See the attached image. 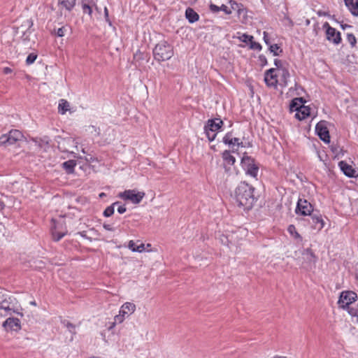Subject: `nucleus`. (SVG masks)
I'll return each mask as SVG.
<instances>
[{
	"label": "nucleus",
	"mask_w": 358,
	"mask_h": 358,
	"mask_svg": "<svg viewBox=\"0 0 358 358\" xmlns=\"http://www.w3.org/2000/svg\"><path fill=\"white\" fill-rule=\"evenodd\" d=\"M340 308L347 310L352 317H358L357 294L352 291L341 292L338 301Z\"/></svg>",
	"instance_id": "1"
},
{
	"label": "nucleus",
	"mask_w": 358,
	"mask_h": 358,
	"mask_svg": "<svg viewBox=\"0 0 358 358\" xmlns=\"http://www.w3.org/2000/svg\"><path fill=\"white\" fill-rule=\"evenodd\" d=\"M17 299L8 294H0V315L6 317L7 315H12L15 313L20 316H23V314L19 311V308L17 306Z\"/></svg>",
	"instance_id": "2"
},
{
	"label": "nucleus",
	"mask_w": 358,
	"mask_h": 358,
	"mask_svg": "<svg viewBox=\"0 0 358 358\" xmlns=\"http://www.w3.org/2000/svg\"><path fill=\"white\" fill-rule=\"evenodd\" d=\"M33 26V22L31 20H26L24 24L17 28V32L22 33L21 36V44L25 47V49H30L35 43V35L31 30V27Z\"/></svg>",
	"instance_id": "3"
},
{
	"label": "nucleus",
	"mask_w": 358,
	"mask_h": 358,
	"mask_svg": "<svg viewBox=\"0 0 358 358\" xmlns=\"http://www.w3.org/2000/svg\"><path fill=\"white\" fill-rule=\"evenodd\" d=\"M153 55L158 62L167 61L173 57V48L166 41H161L153 49Z\"/></svg>",
	"instance_id": "4"
},
{
	"label": "nucleus",
	"mask_w": 358,
	"mask_h": 358,
	"mask_svg": "<svg viewBox=\"0 0 358 358\" xmlns=\"http://www.w3.org/2000/svg\"><path fill=\"white\" fill-rule=\"evenodd\" d=\"M58 148L63 152H69L75 154L74 149H78V143L73 137L67 136L65 138L59 137Z\"/></svg>",
	"instance_id": "5"
},
{
	"label": "nucleus",
	"mask_w": 358,
	"mask_h": 358,
	"mask_svg": "<svg viewBox=\"0 0 358 358\" xmlns=\"http://www.w3.org/2000/svg\"><path fill=\"white\" fill-rule=\"evenodd\" d=\"M24 138L21 131L17 129L10 130L8 134L0 136V145H13L17 141H21Z\"/></svg>",
	"instance_id": "6"
},
{
	"label": "nucleus",
	"mask_w": 358,
	"mask_h": 358,
	"mask_svg": "<svg viewBox=\"0 0 358 358\" xmlns=\"http://www.w3.org/2000/svg\"><path fill=\"white\" fill-rule=\"evenodd\" d=\"M145 196L143 192H138L136 189H128L119 193L118 197L124 200L130 201L134 204L139 203Z\"/></svg>",
	"instance_id": "7"
},
{
	"label": "nucleus",
	"mask_w": 358,
	"mask_h": 358,
	"mask_svg": "<svg viewBox=\"0 0 358 358\" xmlns=\"http://www.w3.org/2000/svg\"><path fill=\"white\" fill-rule=\"evenodd\" d=\"M136 310V305L131 302L124 303L120 308L119 315L115 317V321L122 323L125 317H129Z\"/></svg>",
	"instance_id": "8"
},
{
	"label": "nucleus",
	"mask_w": 358,
	"mask_h": 358,
	"mask_svg": "<svg viewBox=\"0 0 358 358\" xmlns=\"http://www.w3.org/2000/svg\"><path fill=\"white\" fill-rule=\"evenodd\" d=\"M313 212V207L306 199H299L295 209L296 215L306 216L311 215Z\"/></svg>",
	"instance_id": "9"
},
{
	"label": "nucleus",
	"mask_w": 358,
	"mask_h": 358,
	"mask_svg": "<svg viewBox=\"0 0 358 358\" xmlns=\"http://www.w3.org/2000/svg\"><path fill=\"white\" fill-rule=\"evenodd\" d=\"M246 183L242 182L235 190L234 202L239 208L245 210V203H246Z\"/></svg>",
	"instance_id": "10"
},
{
	"label": "nucleus",
	"mask_w": 358,
	"mask_h": 358,
	"mask_svg": "<svg viewBox=\"0 0 358 358\" xmlns=\"http://www.w3.org/2000/svg\"><path fill=\"white\" fill-rule=\"evenodd\" d=\"M327 124L328 122L327 121L322 120L316 124L315 131L322 141L324 143H329L330 142V136Z\"/></svg>",
	"instance_id": "11"
},
{
	"label": "nucleus",
	"mask_w": 358,
	"mask_h": 358,
	"mask_svg": "<svg viewBox=\"0 0 358 358\" xmlns=\"http://www.w3.org/2000/svg\"><path fill=\"white\" fill-rule=\"evenodd\" d=\"M323 28L326 29V34L327 40L332 41L335 44H338L341 41V34L336 30L330 27L328 22L323 24Z\"/></svg>",
	"instance_id": "12"
},
{
	"label": "nucleus",
	"mask_w": 358,
	"mask_h": 358,
	"mask_svg": "<svg viewBox=\"0 0 358 358\" xmlns=\"http://www.w3.org/2000/svg\"><path fill=\"white\" fill-rule=\"evenodd\" d=\"M223 142L225 144H228L229 146L231 147L233 152L235 151V147H237V148L241 145V147H243V141L236 137H234L231 133H227L223 138ZM237 149H236V150Z\"/></svg>",
	"instance_id": "13"
},
{
	"label": "nucleus",
	"mask_w": 358,
	"mask_h": 358,
	"mask_svg": "<svg viewBox=\"0 0 358 358\" xmlns=\"http://www.w3.org/2000/svg\"><path fill=\"white\" fill-rule=\"evenodd\" d=\"M291 109L296 110L295 117L299 120H304L310 115V108L308 107L304 106L296 107V104L294 101L291 104Z\"/></svg>",
	"instance_id": "14"
},
{
	"label": "nucleus",
	"mask_w": 358,
	"mask_h": 358,
	"mask_svg": "<svg viewBox=\"0 0 358 358\" xmlns=\"http://www.w3.org/2000/svg\"><path fill=\"white\" fill-rule=\"evenodd\" d=\"M259 164L252 158L248 157V175L257 181V175L259 172Z\"/></svg>",
	"instance_id": "15"
},
{
	"label": "nucleus",
	"mask_w": 358,
	"mask_h": 358,
	"mask_svg": "<svg viewBox=\"0 0 358 358\" xmlns=\"http://www.w3.org/2000/svg\"><path fill=\"white\" fill-rule=\"evenodd\" d=\"M264 80L268 86H276L277 83H278V78L274 69H270L265 72Z\"/></svg>",
	"instance_id": "16"
},
{
	"label": "nucleus",
	"mask_w": 358,
	"mask_h": 358,
	"mask_svg": "<svg viewBox=\"0 0 358 358\" xmlns=\"http://www.w3.org/2000/svg\"><path fill=\"white\" fill-rule=\"evenodd\" d=\"M96 2V0H82V8L83 13H87L91 17L93 8L99 11Z\"/></svg>",
	"instance_id": "17"
},
{
	"label": "nucleus",
	"mask_w": 358,
	"mask_h": 358,
	"mask_svg": "<svg viewBox=\"0 0 358 358\" xmlns=\"http://www.w3.org/2000/svg\"><path fill=\"white\" fill-rule=\"evenodd\" d=\"M311 222L310 223L312 224L313 228L315 230L320 231L324 226V222L322 218L321 215L319 213H313L310 215Z\"/></svg>",
	"instance_id": "18"
},
{
	"label": "nucleus",
	"mask_w": 358,
	"mask_h": 358,
	"mask_svg": "<svg viewBox=\"0 0 358 358\" xmlns=\"http://www.w3.org/2000/svg\"><path fill=\"white\" fill-rule=\"evenodd\" d=\"M275 72L278 78V83L281 85H287V80L289 77V73L286 68L284 69H274Z\"/></svg>",
	"instance_id": "19"
},
{
	"label": "nucleus",
	"mask_w": 358,
	"mask_h": 358,
	"mask_svg": "<svg viewBox=\"0 0 358 358\" xmlns=\"http://www.w3.org/2000/svg\"><path fill=\"white\" fill-rule=\"evenodd\" d=\"M4 327H8L12 331H19L21 329L20 321L17 318L8 317L3 324Z\"/></svg>",
	"instance_id": "20"
},
{
	"label": "nucleus",
	"mask_w": 358,
	"mask_h": 358,
	"mask_svg": "<svg viewBox=\"0 0 358 358\" xmlns=\"http://www.w3.org/2000/svg\"><path fill=\"white\" fill-rule=\"evenodd\" d=\"M339 166L345 176L350 178L357 176V171L346 162L343 161L340 162Z\"/></svg>",
	"instance_id": "21"
},
{
	"label": "nucleus",
	"mask_w": 358,
	"mask_h": 358,
	"mask_svg": "<svg viewBox=\"0 0 358 358\" xmlns=\"http://www.w3.org/2000/svg\"><path fill=\"white\" fill-rule=\"evenodd\" d=\"M222 124V121L220 119L210 120L208 121L207 125L205 126V129H210L211 131L215 133L220 129Z\"/></svg>",
	"instance_id": "22"
},
{
	"label": "nucleus",
	"mask_w": 358,
	"mask_h": 358,
	"mask_svg": "<svg viewBox=\"0 0 358 358\" xmlns=\"http://www.w3.org/2000/svg\"><path fill=\"white\" fill-rule=\"evenodd\" d=\"M249 192H250V198H248V203L250 202V206H248V210L252 208L253 206V203L257 201L258 199L259 195L258 192H257L256 187L253 185H250L249 187Z\"/></svg>",
	"instance_id": "23"
},
{
	"label": "nucleus",
	"mask_w": 358,
	"mask_h": 358,
	"mask_svg": "<svg viewBox=\"0 0 358 358\" xmlns=\"http://www.w3.org/2000/svg\"><path fill=\"white\" fill-rule=\"evenodd\" d=\"M344 2L351 13L358 16V0H344Z\"/></svg>",
	"instance_id": "24"
},
{
	"label": "nucleus",
	"mask_w": 358,
	"mask_h": 358,
	"mask_svg": "<svg viewBox=\"0 0 358 358\" xmlns=\"http://www.w3.org/2000/svg\"><path fill=\"white\" fill-rule=\"evenodd\" d=\"M185 16L190 23H194L199 20V15L191 8L186 10Z\"/></svg>",
	"instance_id": "25"
},
{
	"label": "nucleus",
	"mask_w": 358,
	"mask_h": 358,
	"mask_svg": "<svg viewBox=\"0 0 358 358\" xmlns=\"http://www.w3.org/2000/svg\"><path fill=\"white\" fill-rule=\"evenodd\" d=\"M210 9L213 13H217L221 10L224 12L226 14H229L231 13V9L224 4H222L221 6H217L215 4L211 3L210 5Z\"/></svg>",
	"instance_id": "26"
},
{
	"label": "nucleus",
	"mask_w": 358,
	"mask_h": 358,
	"mask_svg": "<svg viewBox=\"0 0 358 358\" xmlns=\"http://www.w3.org/2000/svg\"><path fill=\"white\" fill-rule=\"evenodd\" d=\"M59 113L64 115L65 113L70 110V104L65 99H61L58 106Z\"/></svg>",
	"instance_id": "27"
},
{
	"label": "nucleus",
	"mask_w": 358,
	"mask_h": 358,
	"mask_svg": "<svg viewBox=\"0 0 358 358\" xmlns=\"http://www.w3.org/2000/svg\"><path fill=\"white\" fill-rule=\"evenodd\" d=\"M76 0H59V3L66 10L71 11L76 5Z\"/></svg>",
	"instance_id": "28"
},
{
	"label": "nucleus",
	"mask_w": 358,
	"mask_h": 358,
	"mask_svg": "<svg viewBox=\"0 0 358 358\" xmlns=\"http://www.w3.org/2000/svg\"><path fill=\"white\" fill-rule=\"evenodd\" d=\"M76 165V162L74 160H69L62 164V167L66 170V173H72Z\"/></svg>",
	"instance_id": "29"
},
{
	"label": "nucleus",
	"mask_w": 358,
	"mask_h": 358,
	"mask_svg": "<svg viewBox=\"0 0 358 358\" xmlns=\"http://www.w3.org/2000/svg\"><path fill=\"white\" fill-rule=\"evenodd\" d=\"M303 259L308 261L310 264H315L316 262V257L314 255L313 252L307 249L303 254Z\"/></svg>",
	"instance_id": "30"
},
{
	"label": "nucleus",
	"mask_w": 358,
	"mask_h": 358,
	"mask_svg": "<svg viewBox=\"0 0 358 358\" xmlns=\"http://www.w3.org/2000/svg\"><path fill=\"white\" fill-rule=\"evenodd\" d=\"M222 158L227 164L231 165H233L236 161L235 157L230 154L229 151L227 150H225L222 153Z\"/></svg>",
	"instance_id": "31"
},
{
	"label": "nucleus",
	"mask_w": 358,
	"mask_h": 358,
	"mask_svg": "<svg viewBox=\"0 0 358 358\" xmlns=\"http://www.w3.org/2000/svg\"><path fill=\"white\" fill-rule=\"evenodd\" d=\"M119 202H115L111 206L107 207L103 211V215L105 217H110L114 213L115 206L118 205Z\"/></svg>",
	"instance_id": "32"
},
{
	"label": "nucleus",
	"mask_w": 358,
	"mask_h": 358,
	"mask_svg": "<svg viewBox=\"0 0 358 358\" xmlns=\"http://www.w3.org/2000/svg\"><path fill=\"white\" fill-rule=\"evenodd\" d=\"M250 43V48L255 50H260L262 48L261 45L259 43L253 41V36L248 35V44Z\"/></svg>",
	"instance_id": "33"
},
{
	"label": "nucleus",
	"mask_w": 358,
	"mask_h": 358,
	"mask_svg": "<svg viewBox=\"0 0 358 358\" xmlns=\"http://www.w3.org/2000/svg\"><path fill=\"white\" fill-rule=\"evenodd\" d=\"M269 50L275 56L279 55V53L278 52V50H280V52H282V49H280L278 44L271 45L269 46Z\"/></svg>",
	"instance_id": "34"
},
{
	"label": "nucleus",
	"mask_w": 358,
	"mask_h": 358,
	"mask_svg": "<svg viewBox=\"0 0 358 358\" xmlns=\"http://www.w3.org/2000/svg\"><path fill=\"white\" fill-rule=\"evenodd\" d=\"M64 233H59L57 232L55 229H52V236L54 241H59L62 237H64Z\"/></svg>",
	"instance_id": "35"
},
{
	"label": "nucleus",
	"mask_w": 358,
	"mask_h": 358,
	"mask_svg": "<svg viewBox=\"0 0 358 358\" xmlns=\"http://www.w3.org/2000/svg\"><path fill=\"white\" fill-rule=\"evenodd\" d=\"M220 242L221 243V244H222L223 245H225L227 247H228L229 248H230V245H229V243H230V241H229V238L227 236H224V235H221L220 236Z\"/></svg>",
	"instance_id": "36"
},
{
	"label": "nucleus",
	"mask_w": 358,
	"mask_h": 358,
	"mask_svg": "<svg viewBox=\"0 0 358 358\" xmlns=\"http://www.w3.org/2000/svg\"><path fill=\"white\" fill-rule=\"evenodd\" d=\"M36 58H37V55H36L35 53L29 54L26 59L27 64L30 65V64H33L35 62V60L36 59Z\"/></svg>",
	"instance_id": "37"
},
{
	"label": "nucleus",
	"mask_w": 358,
	"mask_h": 358,
	"mask_svg": "<svg viewBox=\"0 0 358 358\" xmlns=\"http://www.w3.org/2000/svg\"><path fill=\"white\" fill-rule=\"evenodd\" d=\"M8 197L3 195L0 196V210H3L8 203Z\"/></svg>",
	"instance_id": "38"
},
{
	"label": "nucleus",
	"mask_w": 358,
	"mask_h": 358,
	"mask_svg": "<svg viewBox=\"0 0 358 358\" xmlns=\"http://www.w3.org/2000/svg\"><path fill=\"white\" fill-rule=\"evenodd\" d=\"M205 132H206V136L208 138V139L210 141H212L215 139V136H216V134L211 131L210 129H205Z\"/></svg>",
	"instance_id": "39"
},
{
	"label": "nucleus",
	"mask_w": 358,
	"mask_h": 358,
	"mask_svg": "<svg viewBox=\"0 0 358 358\" xmlns=\"http://www.w3.org/2000/svg\"><path fill=\"white\" fill-rule=\"evenodd\" d=\"M348 41L350 45L353 47L355 45L357 40L355 36L352 34H348L347 36Z\"/></svg>",
	"instance_id": "40"
},
{
	"label": "nucleus",
	"mask_w": 358,
	"mask_h": 358,
	"mask_svg": "<svg viewBox=\"0 0 358 358\" xmlns=\"http://www.w3.org/2000/svg\"><path fill=\"white\" fill-rule=\"evenodd\" d=\"M288 231L292 234L294 235L296 237H299V234L296 232V228L294 225L291 224L288 227Z\"/></svg>",
	"instance_id": "41"
},
{
	"label": "nucleus",
	"mask_w": 358,
	"mask_h": 358,
	"mask_svg": "<svg viewBox=\"0 0 358 358\" xmlns=\"http://www.w3.org/2000/svg\"><path fill=\"white\" fill-rule=\"evenodd\" d=\"M66 31V27H62L57 29V30L55 31V33L58 36L62 37L64 36Z\"/></svg>",
	"instance_id": "42"
},
{
	"label": "nucleus",
	"mask_w": 358,
	"mask_h": 358,
	"mask_svg": "<svg viewBox=\"0 0 358 358\" xmlns=\"http://www.w3.org/2000/svg\"><path fill=\"white\" fill-rule=\"evenodd\" d=\"M274 64H275V69H284V68H285L283 66V62L281 60H280V59H275L274 60Z\"/></svg>",
	"instance_id": "43"
},
{
	"label": "nucleus",
	"mask_w": 358,
	"mask_h": 358,
	"mask_svg": "<svg viewBox=\"0 0 358 358\" xmlns=\"http://www.w3.org/2000/svg\"><path fill=\"white\" fill-rule=\"evenodd\" d=\"M136 246H137V245H136V243H134V241H130L129 242L128 248H129L131 250H132L133 252H136Z\"/></svg>",
	"instance_id": "44"
},
{
	"label": "nucleus",
	"mask_w": 358,
	"mask_h": 358,
	"mask_svg": "<svg viewBox=\"0 0 358 358\" xmlns=\"http://www.w3.org/2000/svg\"><path fill=\"white\" fill-rule=\"evenodd\" d=\"M145 245L143 243H141L139 245H137L136 248V252H142L145 251Z\"/></svg>",
	"instance_id": "45"
},
{
	"label": "nucleus",
	"mask_w": 358,
	"mask_h": 358,
	"mask_svg": "<svg viewBox=\"0 0 358 358\" xmlns=\"http://www.w3.org/2000/svg\"><path fill=\"white\" fill-rule=\"evenodd\" d=\"M117 212L122 214L126 212V207L124 205L119 206L117 208Z\"/></svg>",
	"instance_id": "46"
},
{
	"label": "nucleus",
	"mask_w": 358,
	"mask_h": 358,
	"mask_svg": "<svg viewBox=\"0 0 358 358\" xmlns=\"http://www.w3.org/2000/svg\"><path fill=\"white\" fill-rule=\"evenodd\" d=\"M104 15H105L106 22H108L109 23V24L111 25V22L108 18V8L106 7L104 8Z\"/></svg>",
	"instance_id": "47"
},
{
	"label": "nucleus",
	"mask_w": 358,
	"mask_h": 358,
	"mask_svg": "<svg viewBox=\"0 0 358 358\" xmlns=\"http://www.w3.org/2000/svg\"><path fill=\"white\" fill-rule=\"evenodd\" d=\"M67 328L69 329V331L74 333L75 327L71 323H68L66 325Z\"/></svg>",
	"instance_id": "48"
},
{
	"label": "nucleus",
	"mask_w": 358,
	"mask_h": 358,
	"mask_svg": "<svg viewBox=\"0 0 358 358\" xmlns=\"http://www.w3.org/2000/svg\"><path fill=\"white\" fill-rule=\"evenodd\" d=\"M239 41L246 43V34H243L241 36L237 37Z\"/></svg>",
	"instance_id": "49"
},
{
	"label": "nucleus",
	"mask_w": 358,
	"mask_h": 358,
	"mask_svg": "<svg viewBox=\"0 0 358 358\" xmlns=\"http://www.w3.org/2000/svg\"><path fill=\"white\" fill-rule=\"evenodd\" d=\"M236 5V8H234L233 6H231V8L232 9L234 10H237V12L238 14H241V13H243V18L245 17V13L243 12V10H241L240 8H238V5L237 4H235Z\"/></svg>",
	"instance_id": "50"
},
{
	"label": "nucleus",
	"mask_w": 358,
	"mask_h": 358,
	"mask_svg": "<svg viewBox=\"0 0 358 358\" xmlns=\"http://www.w3.org/2000/svg\"><path fill=\"white\" fill-rule=\"evenodd\" d=\"M264 41L265 43L268 45L269 44V42H268V39L267 38V33L266 31H264Z\"/></svg>",
	"instance_id": "51"
},
{
	"label": "nucleus",
	"mask_w": 358,
	"mask_h": 358,
	"mask_svg": "<svg viewBox=\"0 0 358 358\" xmlns=\"http://www.w3.org/2000/svg\"><path fill=\"white\" fill-rule=\"evenodd\" d=\"M12 72V70L11 69L8 68V67H5L3 69V73H6V74H8V73H10Z\"/></svg>",
	"instance_id": "52"
},
{
	"label": "nucleus",
	"mask_w": 358,
	"mask_h": 358,
	"mask_svg": "<svg viewBox=\"0 0 358 358\" xmlns=\"http://www.w3.org/2000/svg\"><path fill=\"white\" fill-rule=\"evenodd\" d=\"M103 227L107 230H111L110 225H104Z\"/></svg>",
	"instance_id": "53"
},
{
	"label": "nucleus",
	"mask_w": 358,
	"mask_h": 358,
	"mask_svg": "<svg viewBox=\"0 0 358 358\" xmlns=\"http://www.w3.org/2000/svg\"><path fill=\"white\" fill-rule=\"evenodd\" d=\"M341 27L343 29H345L346 27H350V26L348 24H342Z\"/></svg>",
	"instance_id": "54"
},
{
	"label": "nucleus",
	"mask_w": 358,
	"mask_h": 358,
	"mask_svg": "<svg viewBox=\"0 0 358 358\" xmlns=\"http://www.w3.org/2000/svg\"><path fill=\"white\" fill-rule=\"evenodd\" d=\"M106 196V194H105V193H103V192H101V193L99 194V196H100V197H103V196Z\"/></svg>",
	"instance_id": "55"
},
{
	"label": "nucleus",
	"mask_w": 358,
	"mask_h": 358,
	"mask_svg": "<svg viewBox=\"0 0 358 358\" xmlns=\"http://www.w3.org/2000/svg\"><path fill=\"white\" fill-rule=\"evenodd\" d=\"M30 304L32 305V306H36V303L34 301H31Z\"/></svg>",
	"instance_id": "56"
},
{
	"label": "nucleus",
	"mask_w": 358,
	"mask_h": 358,
	"mask_svg": "<svg viewBox=\"0 0 358 358\" xmlns=\"http://www.w3.org/2000/svg\"><path fill=\"white\" fill-rule=\"evenodd\" d=\"M244 160H245V156H243L241 157V163L243 164L244 163Z\"/></svg>",
	"instance_id": "57"
},
{
	"label": "nucleus",
	"mask_w": 358,
	"mask_h": 358,
	"mask_svg": "<svg viewBox=\"0 0 358 358\" xmlns=\"http://www.w3.org/2000/svg\"><path fill=\"white\" fill-rule=\"evenodd\" d=\"M147 247H148V248H150V244H148V245H147Z\"/></svg>",
	"instance_id": "58"
},
{
	"label": "nucleus",
	"mask_w": 358,
	"mask_h": 358,
	"mask_svg": "<svg viewBox=\"0 0 358 358\" xmlns=\"http://www.w3.org/2000/svg\"><path fill=\"white\" fill-rule=\"evenodd\" d=\"M357 278H358V275H357Z\"/></svg>",
	"instance_id": "59"
}]
</instances>
